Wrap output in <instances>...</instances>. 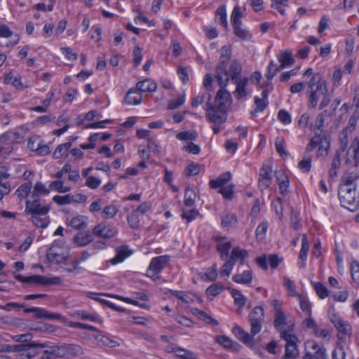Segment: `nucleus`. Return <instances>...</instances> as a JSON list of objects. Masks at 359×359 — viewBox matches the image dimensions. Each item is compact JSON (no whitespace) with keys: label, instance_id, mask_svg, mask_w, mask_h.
<instances>
[{"label":"nucleus","instance_id":"1","mask_svg":"<svg viewBox=\"0 0 359 359\" xmlns=\"http://www.w3.org/2000/svg\"><path fill=\"white\" fill-rule=\"evenodd\" d=\"M346 171L341 177V184L347 187H354L355 182L359 179V141L357 140L356 147L353 149V159L348 158L346 161Z\"/></svg>","mask_w":359,"mask_h":359},{"label":"nucleus","instance_id":"2","mask_svg":"<svg viewBox=\"0 0 359 359\" xmlns=\"http://www.w3.org/2000/svg\"><path fill=\"white\" fill-rule=\"evenodd\" d=\"M242 65L241 62L234 60L230 64L231 73L229 75V80L236 85V88L234 91V96L237 100H240L247 95L245 87L248 83V77L239 78L242 72Z\"/></svg>","mask_w":359,"mask_h":359},{"label":"nucleus","instance_id":"3","mask_svg":"<svg viewBox=\"0 0 359 359\" xmlns=\"http://www.w3.org/2000/svg\"><path fill=\"white\" fill-rule=\"evenodd\" d=\"M341 204L350 211H355L359 208V193H357L356 186L347 187L340 185L338 193Z\"/></svg>","mask_w":359,"mask_h":359},{"label":"nucleus","instance_id":"4","mask_svg":"<svg viewBox=\"0 0 359 359\" xmlns=\"http://www.w3.org/2000/svg\"><path fill=\"white\" fill-rule=\"evenodd\" d=\"M47 346L45 343L32 341L27 344L13 345V352H22L21 359H31L39 353V349Z\"/></svg>","mask_w":359,"mask_h":359},{"label":"nucleus","instance_id":"5","mask_svg":"<svg viewBox=\"0 0 359 359\" xmlns=\"http://www.w3.org/2000/svg\"><path fill=\"white\" fill-rule=\"evenodd\" d=\"M204 109L207 120L212 124H224L227 120L228 113L214 106L212 103H206Z\"/></svg>","mask_w":359,"mask_h":359},{"label":"nucleus","instance_id":"6","mask_svg":"<svg viewBox=\"0 0 359 359\" xmlns=\"http://www.w3.org/2000/svg\"><path fill=\"white\" fill-rule=\"evenodd\" d=\"M15 278L25 283H35L43 285H58L62 280L60 277L47 278L41 275H33L30 276H23L20 274L15 275Z\"/></svg>","mask_w":359,"mask_h":359},{"label":"nucleus","instance_id":"7","mask_svg":"<svg viewBox=\"0 0 359 359\" xmlns=\"http://www.w3.org/2000/svg\"><path fill=\"white\" fill-rule=\"evenodd\" d=\"M264 320V309L262 306L255 307L249 314L250 334L255 336L261 331Z\"/></svg>","mask_w":359,"mask_h":359},{"label":"nucleus","instance_id":"8","mask_svg":"<svg viewBox=\"0 0 359 359\" xmlns=\"http://www.w3.org/2000/svg\"><path fill=\"white\" fill-rule=\"evenodd\" d=\"M306 351L302 359H328L327 351L323 345L315 341H308L305 344Z\"/></svg>","mask_w":359,"mask_h":359},{"label":"nucleus","instance_id":"9","mask_svg":"<svg viewBox=\"0 0 359 359\" xmlns=\"http://www.w3.org/2000/svg\"><path fill=\"white\" fill-rule=\"evenodd\" d=\"M170 260L169 255H162L154 257L147 271V275L154 279L158 278V274L165 268Z\"/></svg>","mask_w":359,"mask_h":359},{"label":"nucleus","instance_id":"10","mask_svg":"<svg viewBox=\"0 0 359 359\" xmlns=\"http://www.w3.org/2000/svg\"><path fill=\"white\" fill-rule=\"evenodd\" d=\"M281 338L286 341L285 353L281 359H294L299 355L297 346L298 339L287 332H281Z\"/></svg>","mask_w":359,"mask_h":359},{"label":"nucleus","instance_id":"11","mask_svg":"<svg viewBox=\"0 0 359 359\" xmlns=\"http://www.w3.org/2000/svg\"><path fill=\"white\" fill-rule=\"evenodd\" d=\"M229 82H226L224 85H221L219 83H217L220 87V89L217 91V95L215 98V104L214 106L217 108L224 110L228 112V109L231 104L232 98L230 93L226 89V86Z\"/></svg>","mask_w":359,"mask_h":359},{"label":"nucleus","instance_id":"12","mask_svg":"<svg viewBox=\"0 0 359 359\" xmlns=\"http://www.w3.org/2000/svg\"><path fill=\"white\" fill-rule=\"evenodd\" d=\"M231 57L220 55L216 67V79L217 83L224 85L229 81L230 67L227 69Z\"/></svg>","mask_w":359,"mask_h":359},{"label":"nucleus","instance_id":"13","mask_svg":"<svg viewBox=\"0 0 359 359\" xmlns=\"http://www.w3.org/2000/svg\"><path fill=\"white\" fill-rule=\"evenodd\" d=\"M33 198V201H26L25 212L27 215H46L50 210V205H41L39 198Z\"/></svg>","mask_w":359,"mask_h":359},{"label":"nucleus","instance_id":"14","mask_svg":"<svg viewBox=\"0 0 359 359\" xmlns=\"http://www.w3.org/2000/svg\"><path fill=\"white\" fill-rule=\"evenodd\" d=\"M327 83H320L315 89L308 90V93H309L308 107L312 109L316 108L319 99L327 93Z\"/></svg>","mask_w":359,"mask_h":359},{"label":"nucleus","instance_id":"15","mask_svg":"<svg viewBox=\"0 0 359 359\" xmlns=\"http://www.w3.org/2000/svg\"><path fill=\"white\" fill-rule=\"evenodd\" d=\"M25 313H34V316L39 319L57 320H61L63 316L57 313H50L45 309L39 307H32L24 309Z\"/></svg>","mask_w":359,"mask_h":359},{"label":"nucleus","instance_id":"16","mask_svg":"<svg viewBox=\"0 0 359 359\" xmlns=\"http://www.w3.org/2000/svg\"><path fill=\"white\" fill-rule=\"evenodd\" d=\"M116 233L115 227L106 223H100L93 229V233L99 238H110L115 236Z\"/></svg>","mask_w":359,"mask_h":359},{"label":"nucleus","instance_id":"17","mask_svg":"<svg viewBox=\"0 0 359 359\" xmlns=\"http://www.w3.org/2000/svg\"><path fill=\"white\" fill-rule=\"evenodd\" d=\"M213 240L217 242L216 249L220 254V258L222 260L227 259L232 245L230 241H225L226 237L219 236H214Z\"/></svg>","mask_w":359,"mask_h":359},{"label":"nucleus","instance_id":"18","mask_svg":"<svg viewBox=\"0 0 359 359\" xmlns=\"http://www.w3.org/2000/svg\"><path fill=\"white\" fill-rule=\"evenodd\" d=\"M272 168L269 165H264L260 169L259 177V186L263 191L269 187L271 183Z\"/></svg>","mask_w":359,"mask_h":359},{"label":"nucleus","instance_id":"19","mask_svg":"<svg viewBox=\"0 0 359 359\" xmlns=\"http://www.w3.org/2000/svg\"><path fill=\"white\" fill-rule=\"evenodd\" d=\"M116 256L111 259L112 264H116L123 262L127 257L132 255L133 251L130 250L127 245H122L116 249Z\"/></svg>","mask_w":359,"mask_h":359},{"label":"nucleus","instance_id":"20","mask_svg":"<svg viewBox=\"0 0 359 359\" xmlns=\"http://www.w3.org/2000/svg\"><path fill=\"white\" fill-rule=\"evenodd\" d=\"M236 337L245 344L252 346L253 337L245 331H244L240 326L236 325L232 330Z\"/></svg>","mask_w":359,"mask_h":359},{"label":"nucleus","instance_id":"21","mask_svg":"<svg viewBox=\"0 0 359 359\" xmlns=\"http://www.w3.org/2000/svg\"><path fill=\"white\" fill-rule=\"evenodd\" d=\"M309 250V243L307 240L306 235L303 234L302 239V248L299 255V262L298 263V265L299 268L304 269L305 267Z\"/></svg>","mask_w":359,"mask_h":359},{"label":"nucleus","instance_id":"22","mask_svg":"<svg viewBox=\"0 0 359 359\" xmlns=\"http://www.w3.org/2000/svg\"><path fill=\"white\" fill-rule=\"evenodd\" d=\"M93 241V235L89 232H79L73 238V242L79 247H84Z\"/></svg>","mask_w":359,"mask_h":359},{"label":"nucleus","instance_id":"23","mask_svg":"<svg viewBox=\"0 0 359 359\" xmlns=\"http://www.w3.org/2000/svg\"><path fill=\"white\" fill-rule=\"evenodd\" d=\"M157 84L150 79H146L142 81H139L136 84L137 91L142 93H151L156 90Z\"/></svg>","mask_w":359,"mask_h":359},{"label":"nucleus","instance_id":"24","mask_svg":"<svg viewBox=\"0 0 359 359\" xmlns=\"http://www.w3.org/2000/svg\"><path fill=\"white\" fill-rule=\"evenodd\" d=\"M278 59L280 65V67L282 69L291 66L294 63V60L292 57V53L291 50H285L283 52H280L278 55Z\"/></svg>","mask_w":359,"mask_h":359},{"label":"nucleus","instance_id":"25","mask_svg":"<svg viewBox=\"0 0 359 359\" xmlns=\"http://www.w3.org/2000/svg\"><path fill=\"white\" fill-rule=\"evenodd\" d=\"M277 182L279 186L280 193L285 195L287 192V188L289 186L288 177L283 171H278L276 172Z\"/></svg>","mask_w":359,"mask_h":359},{"label":"nucleus","instance_id":"26","mask_svg":"<svg viewBox=\"0 0 359 359\" xmlns=\"http://www.w3.org/2000/svg\"><path fill=\"white\" fill-rule=\"evenodd\" d=\"M332 323L334 325L335 327L339 332L343 334H348L351 331V325L346 321H344L340 318L333 316L331 318Z\"/></svg>","mask_w":359,"mask_h":359},{"label":"nucleus","instance_id":"27","mask_svg":"<svg viewBox=\"0 0 359 359\" xmlns=\"http://www.w3.org/2000/svg\"><path fill=\"white\" fill-rule=\"evenodd\" d=\"M248 257V252L247 250L236 247L233 248L231 253L228 259H229L234 264H236L237 261H241V263L243 264V260Z\"/></svg>","mask_w":359,"mask_h":359},{"label":"nucleus","instance_id":"28","mask_svg":"<svg viewBox=\"0 0 359 359\" xmlns=\"http://www.w3.org/2000/svg\"><path fill=\"white\" fill-rule=\"evenodd\" d=\"M136 88L130 89L125 96V102L128 104L137 105L142 102V96Z\"/></svg>","mask_w":359,"mask_h":359},{"label":"nucleus","instance_id":"29","mask_svg":"<svg viewBox=\"0 0 359 359\" xmlns=\"http://www.w3.org/2000/svg\"><path fill=\"white\" fill-rule=\"evenodd\" d=\"M275 319L273 321V325L277 331L280 332V336L281 337V332H287L283 329L284 326L287 325V318L285 316L283 312H278V313H275Z\"/></svg>","mask_w":359,"mask_h":359},{"label":"nucleus","instance_id":"30","mask_svg":"<svg viewBox=\"0 0 359 359\" xmlns=\"http://www.w3.org/2000/svg\"><path fill=\"white\" fill-rule=\"evenodd\" d=\"M231 178V175L229 172L223 173L219 175V177L215 180H210V187L212 189H216L222 187H224V184H226Z\"/></svg>","mask_w":359,"mask_h":359},{"label":"nucleus","instance_id":"31","mask_svg":"<svg viewBox=\"0 0 359 359\" xmlns=\"http://www.w3.org/2000/svg\"><path fill=\"white\" fill-rule=\"evenodd\" d=\"M46 257L50 262L55 264L63 263L67 259L66 257L55 252L53 248H49L48 249L46 252Z\"/></svg>","mask_w":359,"mask_h":359},{"label":"nucleus","instance_id":"32","mask_svg":"<svg viewBox=\"0 0 359 359\" xmlns=\"http://www.w3.org/2000/svg\"><path fill=\"white\" fill-rule=\"evenodd\" d=\"M232 280L237 283L249 284L252 280V272L246 270L243 273L235 274Z\"/></svg>","mask_w":359,"mask_h":359},{"label":"nucleus","instance_id":"33","mask_svg":"<svg viewBox=\"0 0 359 359\" xmlns=\"http://www.w3.org/2000/svg\"><path fill=\"white\" fill-rule=\"evenodd\" d=\"M227 289L231 291V294L234 299L235 304L240 306V308L238 309V312L241 313V308L245 305L246 298L245 297L244 295L241 294V292L239 290L236 289H233L230 287H229Z\"/></svg>","mask_w":359,"mask_h":359},{"label":"nucleus","instance_id":"34","mask_svg":"<svg viewBox=\"0 0 359 359\" xmlns=\"http://www.w3.org/2000/svg\"><path fill=\"white\" fill-rule=\"evenodd\" d=\"M221 225L223 228H229L237 224V218L235 214L224 212L221 217Z\"/></svg>","mask_w":359,"mask_h":359},{"label":"nucleus","instance_id":"35","mask_svg":"<svg viewBox=\"0 0 359 359\" xmlns=\"http://www.w3.org/2000/svg\"><path fill=\"white\" fill-rule=\"evenodd\" d=\"M320 144L318 145V156H326L328 153L330 147V138L325 133H323V137L320 138Z\"/></svg>","mask_w":359,"mask_h":359},{"label":"nucleus","instance_id":"36","mask_svg":"<svg viewBox=\"0 0 359 359\" xmlns=\"http://www.w3.org/2000/svg\"><path fill=\"white\" fill-rule=\"evenodd\" d=\"M193 314L198 317L199 319L203 320L206 323L211 324L212 325H217L218 322L215 319L212 318L210 316H209L205 312L199 310L198 309H194L192 310Z\"/></svg>","mask_w":359,"mask_h":359},{"label":"nucleus","instance_id":"37","mask_svg":"<svg viewBox=\"0 0 359 359\" xmlns=\"http://www.w3.org/2000/svg\"><path fill=\"white\" fill-rule=\"evenodd\" d=\"M65 358L74 357L81 353L82 348L76 344H64Z\"/></svg>","mask_w":359,"mask_h":359},{"label":"nucleus","instance_id":"38","mask_svg":"<svg viewBox=\"0 0 359 359\" xmlns=\"http://www.w3.org/2000/svg\"><path fill=\"white\" fill-rule=\"evenodd\" d=\"M216 19H218L219 23L225 29L228 27V23L226 20V11L225 6H221L217 8L215 11Z\"/></svg>","mask_w":359,"mask_h":359},{"label":"nucleus","instance_id":"39","mask_svg":"<svg viewBox=\"0 0 359 359\" xmlns=\"http://www.w3.org/2000/svg\"><path fill=\"white\" fill-rule=\"evenodd\" d=\"M30 215L32 216L31 221L38 228L45 229L48 226L50 223V219L48 217L41 218V215Z\"/></svg>","mask_w":359,"mask_h":359},{"label":"nucleus","instance_id":"40","mask_svg":"<svg viewBox=\"0 0 359 359\" xmlns=\"http://www.w3.org/2000/svg\"><path fill=\"white\" fill-rule=\"evenodd\" d=\"M45 353H50L55 358H65L64 345L50 346L48 349L45 350Z\"/></svg>","mask_w":359,"mask_h":359},{"label":"nucleus","instance_id":"41","mask_svg":"<svg viewBox=\"0 0 359 359\" xmlns=\"http://www.w3.org/2000/svg\"><path fill=\"white\" fill-rule=\"evenodd\" d=\"M70 226L77 230H81L87 226V222H86L83 216H76L70 221Z\"/></svg>","mask_w":359,"mask_h":359},{"label":"nucleus","instance_id":"42","mask_svg":"<svg viewBox=\"0 0 359 359\" xmlns=\"http://www.w3.org/2000/svg\"><path fill=\"white\" fill-rule=\"evenodd\" d=\"M212 97L211 95L208 93H203L196 97H194L191 102V106L194 107H196L198 105L203 103V102L206 100V103H211Z\"/></svg>","mask_w":359,"mask_h":359},{"label":"nucleus","instance_id":"43","mask_svg":"<svg viewBox=\"0 0 359 359\" xmlns=\"http://www.w3.org/2000/svg\"><path fill=\"white\" fill-rule=\"evenodd\" d=\"M32 189V183L27 182L21 184L15 191V194L19 198H26L29 194Z\"/></svg>","mask_w":359,"mask_h":359},{"label":"nucleus","instance_id":"44","mask_svg":"<svg viewBox=\"0 0 359 359\" xmlns=\"http://www.w3.org/2000/svg\"><path fill=\"white\" fill-rule=\"evenodd\" d=\"M280 70L281 68L280 66H277V65L273 60H271L267 67V73L266 74L267 81H271L276 75V74Z\"/></svg>","mask_w":359,"mask_h":359},{"label":"nucleus","instance_id":"45","mask_svg":"<svg viewBox=\"0 0 359 359\" xmlns=\"http://www.w3.org/2000/svg\"><path fill=\"white\" fill-rule=\"evenodd\" d=\"M50 190L45 187L41 182H37L34 187V191L32 194V198H36L40 195H48Z\"/></svg>","mask_w":359,"mask_h":359},{"label":"nucleus","instance_id":"46","mask_svg":"<svg viewBox=\"0 0 359 359\" xmlns=\"http://www.w3.org/2000/svg\"><path fill=\"white\" fill-rule=\"evenodd\" d=\"M196 200V193L194 191L187 187L184 192V205L187 207L192 206L194 204Z\"/></svg>","mask_w":359,"mask_h":359},{"label":"nucleus","instance_id":"47","mask_svg":"<svg viewBox=\"0 0 359 359\" xmlns=\"http://www.w3.org/2000/svg\"><path fill=\"white\" fill-rule=\"evenodd\" d=\"M72 146L71 142H67L64 144H61L57 147L53 154V158L55 159L60 158L64 153L67 151Z\"/></svg>","mask_w":359,"mask_h":359},{"label":"nucleus","instance_id":"48","mask_svg":"<svg viewBox=\"0 0 359 359\" xmlns=\"http://www.w3.org/2000/svg\"><path fill=\"white\" fill-rule=\"evenodd\" d=\"M242 18V13L241 11V8L238 6H236L233 8V10L231 16V22L233 26L235 25H242V22L241 18Z\"/></svg>","mask_w":359,"mask_h":359},{"label":"nucleus","instance_id":"49","mask_svg":"<svg viewBox=\"0 0 359 359\" xmlns=\"http://www.w3.org/2000/svg\"><path fill=\"white\" fill-rule=\"evenodd\" d=\"M217 342L224 348H233L238 344L236 342H233L230 338L226 336H217Z\"/></svg>","mask_w":359,"mask_h":359},{"label":"nucleus","instance_id":"50","mask_svg":"<svg viewBox=\"0 0 359 359\" xmlns=\"http://www.w3.org/2000/svg\"><path fill=\"white\" fill-rule=\"evenodd\" d=\"M130 228L137 229L140 226V221L136 211L133 210L127 217Z\"/></svg>","mask_w":359,"mask_h":359},{"label":"nucleus","instance_id":"51","mask_svg":"<svg viewBox=\"0 0 359 359\" xmlns=\"http://www.w3.org/2000/svg\"><path fill=\"white\" fill-rule=\"evenodd\" d=\"M224 260H226V262L221 267L219 272L221 276L229 277L235 264L228 258Z\"/></svg>","mask_w":359,"mask_h":359},{"label":"nucleus","instance_id":"52","mask_svg":"<svg viewBox=\"0 0 359 359\" xmlns=\"http://www.w3.org/2000/svg\"><path fill=\"white\" fill-rule=\"evenodd\" d=\"M346 149V144L341 147V150L338 149L335 152V156L332 160L331 168L338 169L340 168L341 163V154Z\"/></svg>","mask_w":359,"mask_h":359},{"label":"nucleus","instance_id":"53","mask_svg":"<svg viewBox=\"0 0 359 359\" xmlns=\"http://www.w3.org/2000/svg\"><path fill=\"white\" fill-rule=\"evenodd\" d=\"M298 167L304 172H309L311 167V156L308 154H305L304 158L299 163Z\"/></svg>","mask_w":359,"mask_h":359},{"label":"nucleus","instance_id":"54","mask_svg":"<svg viewBox=\"0 0 359 359\" xmlns=\"http://www.w3.org/2000/svg\"><path fill=\"white\" fill-rule=\"evenodd\" d=\"M233 27L234 34L236 36L243 40H250L251 35L249 34L247 29L241 28V25H235Z\"/></svg>","mask_w":359,"mask_h":359},{"label":"nucleus","instance_id":"55","mask_svg":"<svg viewBox=\"0 0 359 359\" xmlns=\"http://www.w3.org/2000/svg\"><path fill=\"white\" fill-rule=\"evenodd\" d=\"M284 139L283 137H277L275 141V147L277 152L282 158H285L287 156V153L285 150L284 147Z\"/></svg>","mask_w":359,"mask_h":359},{"label":"nucleus","instance_id":"56","mask_svg":"<svg viewBox=\"0 0 359 359\" xmlns=\"http://www.w3.org/2000/svg\"><path fill=\"white\" fill-rule=\"evenodd\" d=\"M320 83H326V81L323 79H322L321 76L320 74L316 73L310 79L309 83H308V90H311L313 89H315L316 86H318Z\"/></svg>","mask_w":359,"mask_h":359},{"label":"nucleus","instance_id":"57","mask_svg":"<svg viewBox=\"0 0 359 359\" xmlns=\"http://www.w3.org/2000/svg\"><path fill=\"white\" fill-rule=\"evenodd\" d=\"M299 300V304L300 308L302 310L303 312H305L307 313L308 316H311V304L308 302V300L304 298L301 294H298Z\"/></svg>","mask_w":359,"mask_h":359},{"label":"nucleus","instance_id":"58","mask_svg":"<svg viewBox=\"0 0 359 359\" xmlns=\"http://www.w3.org/2000/svg\"><path fill=\"white\" fill-rule=\"evenodd\" d=\"M49 187L57 191L60 193H66L70 190L69 187H63V183L60 180L53 181L50 184Z\"/></svg>","mask_w":359,"mask_h":359},{"label":"nucleus","instance_id":"59","mask_svg":"<svg viewBox=\"0 0 359 359\" xmlns=\"http://www.w3.org/2000/svg\"><path fill=\"white\" fill-rule=\"evenodd\" d=\"M118 212V208L115 205H107L102 211V217L104 219L112 218Z\"/></svg>","mask_w":359,"mask_h":359},{"label":"nucleus","instance_id":"60","mask_svg":"<svg viewBox=\"0 0 359 359\" xmlns=\"http://www.w3.org/2000/svg\"><path fill=\"white\" fill-rule=\"evenodd\" d=\"M224 290V287L219 284H213L208 287L206 293L208 296L215 297Z\"/></svg>","mask_w":359,"mask_h":359},{"label":"nucleus","instance_id":"61","mask_svg":"<svg viewBox=\"0 0 359 359\" xmlns=\"http://www.w3.org/2000/svg\"><path fill=\"white\" fill-rule=\"evenodd\" d=\"M315 290H316L318 296L321 299H324V298L327 297L329 294L328 290L321 283H315Z\"/></svg>","mask_w":359,"mask_h":359},{"label":"nucleus","instance_id":"62","mask_svg":"<svg viewBox=\"0 0 359 359\" xmlns=\"http://www.w3.org/2000/svg\"><path fill=\"white\" fill-rule=\"evenodd\" d=\"M278 118L282 123L285 125L290 124L292 121L290 114L285 109H280L278 111Z\"/></svg>","mask_w":359,"mask_h":359},{"label":"nucleus","instance_id":"63","mask_svg":"<svg viewBox=\"0 0 359 359\" xmlns=\"http://www.w3.org/2000/svg\"><path fill=\"white\" fill-rule=\"evenodd\" d=\"M53 201L60 205L69 204L72 203V195L67 194L65 196H55L53 198Z\"/></svg>","mask_w":359,"mask_h":359},{"label":"nucleus","instance_id":"64","mask_svg":"<svg viewBox=\"0 0 359 359\" xmlns=\"http://www.w3.org/2000/svg\"><path fill=\"white\" fill-rule=\"evenodd\" d=\"M351 270L352 279L359 284V263L356 261L353 262Z\"/></svg>","mask_w":359,"mask_h":359}]
</instances>
